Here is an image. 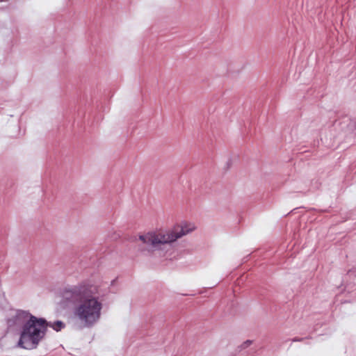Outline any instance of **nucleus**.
Here are the masks:
<instances>
[{"mask_svg": "<svg viewBox=\"0 0 356 356\" xmlns=\"http://www.w3.org/2000/svg\"><path fill=\"white\" fill-rule=\"evenodd\" d=\"M63 296L71 297L75 304L68 321L76 329L91 328L102 317L103 302L99 298V287L90 282H83L63 290Z\"/></svg>", "mask_w": 356, "mask_h": 356, "instance_id": "1", "label": "nucleus"}, {"mask_svg": "<svg viewBox=\"0 0 356 356\" xmlns=\"http://www.w3.org/2000/svg\"><path fill=\"white\" fill-rule=\"evenodd\" d=\"M8 330L17 336L16 346L33 350L43 340L49 327L58 332L65 327L63 322L49 323L26 310H11L6 318Z\"/></svg>", "mask_w": 356, "mask_h": 356, "instance_id": "2", "label": "nucleus"}, {"mask_svg": "<svg viewBox=\"0 0 356 356\" xmlns=\"http://www.w3.org/2000/svg\"><path fill=\"white\" fill-rule=\"evenodd\" d=\"M197 229L195 222L181 220L175 223L171 227H158L148 232L140 233L138 239L152 248H157L161 245L170 244L179 238L193 233Z\"/></svg>", "mask_w": 356, "mask_h": 356, "instance_id": "3", "label": "nucleus"}, {"mask_svg": "<svg viewBox=\"0 0 356 356\" xmlns=\"http://www.w3.org/2000/svg\"><path fill=\"white\" fill-rule=\"evenodd\" d=\"M251 344H252V341L247 340L245 342H243V343L242 344V346L243 348H248V346H250Z\"/></svg>", "mask_w": 356, "mask_h": 356, "instance_id": "4", "label": "nucleus"}]
</instances>
